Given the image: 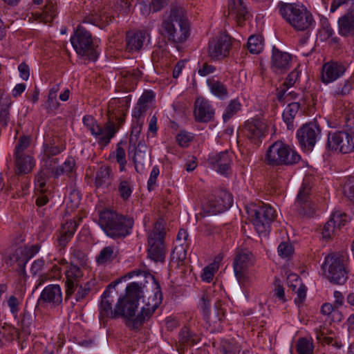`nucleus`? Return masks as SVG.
Wrapping results in <instances>:
<instances>
[{
  "mask_svg": "<svg viewBox=\"0 0 354 354\" xmlns=\"http://www.w3.org/2000/svg\"><path fill=\"white\" fill-rule=\"evenodd\" d=\"M78 225V221L76 220H70L62 225L57 239V247L60 251L64 249L71 241Z\"/></svg>",
  "mask_w": 354,
  "mask_h": 354,
  "instance_id": "obj_23",
  "label": "nucleus"
},
{
  "mask_svg": "<svg viewBox=\"0 0 354 354\" xmlns=\"http://www.w3.org/2000/svg\"><path fill=\"white\" fill-rule=\"evenodd\" d=\"M138 286L132 283L127 288V294L122 298H119L115 308L113 309L112 301L109 298L110 291L106 290L102 297L100 306V319L104 322L107 319H117L120 317H133L138 306L137 295H131L133 291L138 290Z\"/></svg>",
  "mask_w": 354,
  "mask_h": 354,
  "instance_id": "obj_1",
  "label": "nucleus"
},
{
  "mask_svg": "<svg viewBox=\"0 0 354 354\" xmlns=\"http://www.w3.org/2000/svg\"><path fill=\"white\" fill-rule=\"evenodd\" d=\"M311 187L310 179L305 178L294 203L295 211L303 217L313 216L315 213V206L311 199Z\"/></svg>",
  "mask_w": 354,
  "mask_h": 354,
  "instance_id": "obj_11",
  "label": "nucleus"
},
{
  "mask_svg": "<svg viewBox=\"0 0 354 354\" xmlns=\"http://www.w3.org/2000/svg\"><path fill=\"white\" fill-rule=\"evenodd\" d=\"M156 291L153 295L148 297L147 301H145V305L150 308H151L153 304H155L157 303L156 306L153 307V310H155L162 302V292L160 290V287L157 283H156Z\"/></svg>",
  "mask_w": 354,
  "mask_h": 354,
  "instance_id": "obj_46",
  "label": "nucleus"
},
{
  "mask_svg": "<svg viewBox=\"0 0 354 354\" xmlns=\"http://www.w3.org/2000/svg\"><path fill=\"white\" fill-rule=\"evenodd\" d=\"M84 127L97 140L100 145H107L114 137L118 128L112 122H106L104 127L100 126L97 121L90 115L84 116L82 119Z\"/></svg>",
  "mask_w": 354,
  "mask_h": 354,
  "instance_id": "obj_9",
  "label": "nucleus"
},
{
  "mask_svg": "<svg viewBox=\"0 0 354 354\" xmlns=\"http://www.w3.org/2000/svg\"><path fill=\"white\" fill-rule=\"evenodd\" d=\"M75 162L73 158H68L63 165L56 169V177L61 174L71 175L73 171Z\"/></svg>",
  "mask_w": 354,
  "mask_h": 354,
  "instance_id": "obj_47",
  "label": "nucleus"
},
{
  "mask_svg": "<svg viewBox=\"0 0 354 354\" xmlns=\"http://www.w3.org/2000/svg\"><path fill=\"white\" fill-rule=\"evenodd\" d=\"M161 35L178 46L185 43L190 35V26L182 7L174 6L162 19L160 27Z\"/></svg>",
  "mask_w": 354,
  "mask_h": 354,
  "instance_id": "obj_2",
  "label": "nucleus"
},
{
  "mask_svg": "<svg viewBox=\"0 0 354 354\" xmlns=\"http://www.w3.org/2000/svg\"><path fill=\"white\" fill-rule=\"evenodd\" d=\"M148 109V107L146 105H142L137 102L135 106L132 117H133V122H144V116Z\"/></svg>",
  "mask_w": 354,
  "mask_h": 354,
  "instance_id": "obj_51",
  "label": "nucleus"
},
{
  "mask_svg": "<svg viewBox=\"0 0 354 354\" xmlns=\"http://www.w3.org/2000/svg\"><path fill=\"white\" fill-rule=\"evenodd\" d=\"M8 306L10 308V313L15 316L17 317L18 312L19 310V302L18 299L12 295L10 296L8 299Z\"/></svg>",
  "mask_w": 354,
  "mask_h": 354,
  "instance_id": "obj_63",
  "label": "nucleus"
},
{
  "mask_svg": "<svg viewBox=\"0 0 354 354\" xmlns=\"http://www.w3.org/2000/svg\"><path fill=\"white\" fill-rule=\"evenodd\" d=\"M247 46L251 53H259L263 48L262 36L251 35L248 39Z\"/></svg>",
  "mask_w": 354,
  "mask_h": 354,
  "instance_id": "obj_41",
  "label": "nucleus"
},
{
  "mask_svg": "<svg viewBox=\"0 0 354 354\" xmlns=\"http://www.w3.org/2000/svg\"><path fill=\"white\" fill-rule=\"evenodd\" d=\"M207 84L211 93L218 98L224 99L228 95V91L225 85L214 78L207 80Z\"/></svg>",
  "mask_w": 354,
  "mask_h": 354,
  "instance_id": "obj_37",
  "label": "nucleus"
},
{
  "mask_svg": "<svg viewBox=\"0 0 354 354\" xmlns=\"http://www.w3.org/2000/svg\"><path fill=\"white\" fill-rule=\"evenodd\" d=\"M208 161L217 171L225 174L230 169L232 160L228 151H225L211 155Z\"/></svg>",
  "mask_w": 354,
  "mask_h": 354,
  "instance_id": "obj_27",
  "label": "nucleus"
},
{
  "mask_svg": "<svg viewBox=\"0 0 354 354\" xmlns=\"http://www.w3.org/2000/svg\"><path fill=\"white\" fill-rule=\"evenodd\" d=\"M241 350L238 344L225 341L220 347V351L223 354H239Z\"/></svg>",
  "mask_w": 354,
  "mask_h": 354,
  "instance_id": "obj_48",
  "label": "nucleus"
},
{
  "mask_svg": "<svg viewBox=\"0 0 354 354\" xmlns=\"http://www.w3.org/2000/svg\"><path fill=\"white\" fill-rule=\"evenodd\" d=\"M130 0H119L115 5V10L122 15H127L131 11Z\"/></svg>",
  "mask_w": 354,
  "mask_h": 354,
  "instance_id": "obj_61",
  "label": "nucleus"
},
{
  "mask_svg": "<svg viewBox=\"0 0 354 354\" xmlns=\"http://www.w3.org/2000/svg\"><path fill=\"white\" fill-rule=\"evenodd\" d=\"M232 46L231 37L225 32H221L208 44L207 53L210 59L220 60L228 56Z\"/></svg>",
  "mask_w": 354,
  "mask_h": 354,
  "instance_id": "obj_15",
  "label": "nucleus"
},
{
  "mask_svg": "<svg viewBox=\"0 0 354 354\" xmlns=\"http://www.w3.org/2000/svg\"><path fill=\"white\" fill-rule=\"evenodd\" d=\"M113 17L107 13L105 10H102L97 15L87 16L83 20L84 23L91 24L95 26H100L108 24L113 19Z\"/></svg>",
  "mask_w": 354,
  "mask_h": 354,
  "instance_id": "obj_38",
  "label": "nucleus"
},
{
  "mask_svg": "<svg viewBox=\"0 0 354 354\" xmlns=\"http://www.w3.org/2000/svg\"><path fill=\"white\" fill-rule=\"evenodd\" d=\"M327 146L342 153L352 152L354 150V126L344 131L329 133Z\"/></svg>",
  "mask_w": 354,
  "mask_h": 354,
  "instance_id": "obj_10",
  "label": "nucleus"
},
{
  "mask_svg": "<svg viewBox=\"0 0 354 354\" xmlns=\"http://www.w3.org/2000/svg\"><path fill=\"white\" fill-rule=\"evenodd\" d=\"M336 230L337 229L333 225L332 221H327L322 228V238L326 240H329L335 234Z\"/></svg>",
  "mask_w": 354,
  "mask_h": 354,
  "instance_id": "obj_58",
  "label": "nucleus"
},
{
  "mask_svg": "<svg viewBox=\"0 0 354 354\" xmlns=\"http://www.w3.org/2000/svg\"><path fill=\"white\" fill-rule=\"evenodd\" d=\"M229 15L239 24H241L248 17V11L243 0H228Z\"/></svg>",
  "mask_w": 354,
  "mask_h": 354,
  "instance_id": "obj_26",
  "label": "nucleus"
},
{
  "mask_svg": "<svg viewBox=\"0 0 354 354\" xmlns=\"http://www.w3.org/2000/svg\"><path fill=\"white\" fill-rule=\"evenodd\" d=\"M173 260L183 262L186 258V250L183 246L176 247L171 253Z\"/></svg>",
  "mask_w": 354,
  "mask_h": 354,
  "instance_id": "obj_64",
  "label": "nucleus"
},
{
  "mask_svg": "<svg viewBox=\"0 0 354 354\" xmlns=\"http://www.w3.org/2000/svg\"><path fill=\"white\" fill-rule=\"evenodd\" d=\"M42 169L45 171L46 174H54L56 177V169L59 168L57 166L58 163V158L52 157H44L42 160Z\"/></svg>",
  "mask_w": 354,
  "mask_h": 354,
  "instance_id": "obj_44",
  "label": "nucleus"
},
{
  "mask_svg": "<svg viewBox=\"0 0 354 354\" xmlns=\"http://www.w3.org/2000/svg\"><path fill=\"white\" fill-rule=\"evenodd\" d=\"M114 178L112 169L107 165H102L96 171L95 185L97 187L109 188L111 186Z\"/></svg>",
  "mask_w": 354,
  "mask_h": 354,
  "instance_id": "obj_29",
  "label": "nucleus"
},
{
  "mask_svg": "<svg viewBox=\"0 0 354 354\" xmlns=\"http://www.w3.org/2000/svg\"><path fill=\"white\" fill-rule=\"evenodd\" d=\"M176 142L181 147H187L189 142L192 140V136L188 132L185 131H180L176 137Z\"/></svg>",
  "mask_w": 354,
  "mask_h": 354,
  "instance_id": "obj_62",
  "label": "nucleus"
},
{
  "mask_svg": "<svg viewBox=\"0 0 354 354\" xmlns=\"http://www.w3.org/2000/svg\"><path fill=\"white\" fill-rule=\"evenodd\" d=\"M133 162L135 169L138 173H142L145 165H149L150 161L149 154L147 152V147L143 143H139L138 147L133 148Z\"/></svg>",
  "mask_w": 354,
  "mask_h": 354,
  "instance_id": "obj_31",
  "label": "nucleus"
},
{
  "mask_svg": "<svg viewBox=\"0 0 354 354\" xmlns=\"http://www.w3.org/2000/svg\"><path fill=\"white\" fill-rule=\"evenodd\" d=\"M321 136V129L315 123L304 124L297 132V137L301 147L306 151H311Z\"/></svg>",
  "mask_w": 354,
  "mask_h": 354,
  "instance_id": "obj_16",
  "label": "nucleus"
},
{
  "mask_svg": "<svg viewBox=\"0 0 354 354\" xmlns=\"http://www.w3.org/2000/svg\"><path fill=\"white\" fill-rule=\"evenodd\" d=\"M253 254L248 250H240L236 253L233 267L239 283L245 286L250 281L248 269L254 265Z\"/></svg>",
  "mask_w": 354,
  "mask_h": 354,
  "instance_id": "obj_13",
  "label": "nucleus"
},
{
  "mask_svg": "<svg viewBox=\"0 0 354 354\" xmlns=\"http://www.w3.org/2000/svg\"><path fill=\"white\" fill-rule=\"evenodd\" d=\"M211 306V299L209 298V295L207 293H203L200 302L199 307L202 310L203 313V317L205 319L209 320V308Z\"/></svg>",
  "mask_w": 354,
  "mask_h": 354,
  "instance_id": "obj_50",
  "label": "nucleus"
},
{
  "mask_svg": "<svg viewBox=\"0 0 354 354\" xmlns=\"http://www.w3.org/2000/svg\"><path fill=\"white\" fill-rule=\"evenodd\" d=\"M118 250L114 245L103 248L95 259L96 263L100 266H106L112 263L118 257Z\"/></svg>",
  "mask_w": 354,
  "mask_h": 354,
  "instance_id": "obj_32",
  "label": "nucleus"
},
{
  "mask_svg": "<svg viewBox=\"0 0 354 354\" xmlns=\"http://www.w3.org/2000/svg\"><path fill=\"white\" fill-rule=\"evenodd\" d=\"M117 190L120 198L127 201L131 196L133 187L129 180L120 179Z\"/></svg>",
  "mask_w": 354,
  "mask_h": 354,
  "instance_id": "obj_40",
  "label": "nucleus"
},
{
  "mask_svg": "<svg viewBox=\"0 0 354 354\" xmlns=\"http://www.w3.org/2000/svg\"><path fill=\"white\" fill-rule=\"evenodd\" d=\"M39 302L52 306H59L62 302V293L59 285H48L42 290Z\"/></svg>",
  "mask_w": 354,
  "mask_h": 354,
  "instance_id": "obj_22",
  "label": "nucleus"
},
{
  "mask_svg": "<svg viewBox=\"0 0 354 354\" xmlns=\"http://www.w3.org/2000/svg\"><path fill=\"white\" fill-rule=\"evenodd\" d=\"M57 15L56 3L52 1H49L45 5L41 13H37L36 16L39 19L40 21L44 24L50 23Z\"/></svg>",
  "mask_w": 354,
  "mask_h": 354,
  "instance_id": "obj_35",
  "label": "nucleus"
},
{
  "mask_svg": "<svg viewBox=\"0 0 354 354\" xmlns=\"http://www.w3.org/2000/svg\"><path fill=\"white\" fill-rule=\"evenodd\" d=\"M232 204V194L226 190H218L208 198L203 209L208 214H217L229 209Z\"/></svg>",
  "mask_w": 354,
  "mask_h": 354,
  "instance_id": "obj_14",
  "label": "nucleus"
},
{
  "mask_svg": "<svg viewBox=\"0 0 354 354\" xmlns=\"http://www.w3.org/2000/svg\"><path fill=\"white\" fill-rule=\"evenodd\" d=\"M277 10L283 19L297 30L309 31L315 26L312 14L304 6L280 1Z\"/></svg>",
  "mask_w": 354,
  "mask_h": 354,
  "instance_id": "obj_4",
  "label": "nucleus"
},
{
  "mask_svg": "<svg viewBox=\"0 0 354 354\" xmlns=\"http://www.w3.org/2000/svg\"><path fill=\"white\" fill-rule=\"evenodd\" d=\"M215 111L212 104L205 97H198L194 102V115L198 122H208L213 120Z\"/></svg>",
  "mask_w": 354,
  "mask_h": 354,
  "instance_id": "obj_20",
  "label": "nucleus"
},
{
  "mask_svg": "<svg viewBox=\"0 0 354 354\" xmlns=\"http://www.w3.org/2000/svg\"><path fill=\"white\" fill-rule=\"evenodd\" d=\"M252 224L259 234L265 235L270 230V224L276 217L275 210L270 205H263L251 211Z\"/></svg>",
  "mask_w": 354,
  "mask_h": 354,
  "instance_id": "obj_12",
  "label": "nucleus"
},
{
  "mask_svg": "<svg viewBox=\"0 0 354 354\" xmlns=\"http://www.w3.org/2000/svg\"><path fill=\"white\" fill-rule=\"evenodd\" d=\"M92 285L91 282H87L84 286H80L79 287L75 295L77 301L84 299L90 293Z\"/></svg>",
  "mask_w": 354,
  "mask_h": 354,
  "instance_id": "obj_60",
  "label": "nucleus"
},
{
  "mask_svg": "<svg viewBox=\"0 0 354 354\" xmlns=\"http://www.w3.org/2000/svg\"><path fill=\"white\" fill-rule=\"evenodd\" d=\"M300 158V156L288 145L276 141L268 147L265 162L270 166L292 165L297 163Z\"/></svg>",
  "mask_w": 354,
  "mask_h": 354,
  "instance_id": "obj_6",
  "label": "nucleus"
},
{
  "mask_svg": "<svg viewBox=\"0 0 354 354\" xmlns=\"http://www.w3.org/2000/svg\"><path fill=\"white\" fill-rule=\"evenodd\" d=\"M40 246L38 244L33 245L29 248L27 247H19L16 250L14 254L17 257H20L21 265L27 263V262L33 257L36 254L39 252Z\"/></svg>",
  "mask_w": 354,
  "mask_h": 354,
  "instance_id": "obj_36",
  "label": "nucleus"
},
{
  "mask_svg": "<svg viewBox=\"0 0 354 354\" xmlns=\"http://www.w3.org/2000/svg\"><path fill=\"white\" fill-rule=\"evenodd\" d=\"M216 270L217 268L214 264H211L205 267L201 274L202 280L209 283L213 279Z\"/></svg>",
  "mask_w": 354,
  "mask_h": 354,
  "instance_id": "obj_57",
  "label": "nucleus"
},
{
  "mask_svg": "<svg viewBox=\"0 0 354 354\" xmlns=\"http://www.w3.org/2000/svg\"><path fill=\"white\" fill-rule=\"evenodd\" d=\"M71 42L78 55L86 57L88 60L97 59L98 54L93 42L91 34L82 26L77 27L71 37Z\"/></svg>",
  "mask_w": 354,
  "mask_h": 354,
  "instance_id": "obj_8",
  "label": "nucleus"
},
{
  "mask_svg": "<svg viewBox=\"0 0 354 354\" xmlns=\"http://www.w3.org/2000/svg\"><path fill=\"white\" fill-rule=\"evenodd\" d=\"M347 219L348 216L345 213L341 211H335L329 221H332V223L337 229H339L346 224Z\"/></svg>",
  "mask_w": 354,
  "mask_h": 354,
  "instance_id": "obj_49",
  "label": "nucleus"
},
{
  "mask_svg": "<svg viewBox=\"0 0 354 354\" xmlns=\"http://www.w3.org/2000/svg\"><path fill=\"white\" fill-rule=\"evenodd\" d=\"M312 339L305 337L299 338L296 345V350L299 354H312L313 351Z\"/></svg>",
  "mask_w": 354,
  "mask_h": 354,
  "instance_id": "obj_43",
  "label": "nucleus"
},
{
  "mask_svg": "<svg viewBox=\"0 0 354 354\" xmlns=\"http://www.w3.org/2000/svg\"><path fill=\"white\" fill-rule=\"evenodd\" d=\"M277 252L281 257L288 258L292 254L294 250L290 243L283 241L279 245Z\"/></svg>",
  "mask_w": 354,
  "mask_h": 354,
  "instance_id": "obj_55",
  "label": "nucleus"
},
{
  "mask_svg": "<svg viewBox=\"0 0 354 354\" xmlns=\"http://www.w3.org/2000/svg\"><path fill=\"white\" fill-rule=\"evenodd\" d=\"M15 156V173L17 175H24L32 171L35 166L34 158L28 154Z\"/></svg>",
  "mask_w": 354,
  "mask_h": 354,
  "instance_id": "obj_28",
  "label": "nucleus"
},
{
  "mask_svg": "<svg viewBox=\"0 0 354 354\" xmlns=\"http://www.w3.org/2000/svg\"><path fill=\"white\" fill-rule=\"evenodd\" d=\"M338 33L344 37H351L354 45V10H348L337 21Z\"/></svg>",
  "mask_w": 354,
  "mask_h": 354,
  "instance_id": "obj_24",
  "label": "nucleus"
},
{
  "mask_svg": "<svg viewBox=\"0 0 354 354\" xmlns=\"http://www.w3.org/2000/svg\"><path fill=\"white\" fill-rule=\"evenodd\" d=\"M301 71L299 70V67L295 68L286 77L283 84V86L290 88L297 81Z\"/></svg>",
  "mask_w": 354,
  "mask_h": 354,
  "instance_id": "obj_59",
  "label": "nucleus"
},
{
  "mask_svg": "<svg viewBox=\"0 0 354 354\" xmlns=\"http://www.w3.org/2000/svg\"><path fill=\"white\" fill-rule=\"evenodd\" d=\"M44 157H52L59 154L65 149L64 145L55 146L54 145L44 144Z\"/></svg>",
  "mask_w": 354,
  "mask_h": 354,
  "instance_id": "obj_53",
  "label": "nucleus"
},
{
  "mask_svg": "<svg viewBox=\"0 0 354 354\" xmlns=\"http://www.w3.org/2000/svg\"><path fill=\"white\" fill-rule=\"evenodd\" d=\"M351 80V78L347 79L337 86L333 91V95L337 97L348 95L353 89V83Z\"/></svg>",
  "mask_w": 354,
  "mask_h": 354,
  "instance_id": "obj_45",
  "label": "nucleus"
},
{
  "mask_svg": "<svg viewBox=\"0 0 354 354\" xmlns=\"http://www.w3.org/2000/svg\"><path fill=\"white\" fill-rule=\"evenodd\" d=\"M156 304L157 303L155 304H153L151 308L144 305L141 308L140 313L132 320L131 319L132 317H126V325L132 329L138 328L145 322V321L148 320L151 317L155 311V310H153V307L156 306Z\"/></svg>",
  "mask_w": 354,
  "mask_h": 354,
  "instance_id": "obj_33",
  "label": "nucleus"
},
{
  "mask_svg": "<svg viewBox=\"0 0 354 354\" xmlns=\"http://www.w3.org/2000/svg\"><path fill=\"white\" fill-rule=\"evenodd\" d=\"M130 99L124 98H113L110 100L108 106V118L107 122H112L115 124L117 122L120 128L125 121V115L127 113L129 106Z\"/></svg>",
  "mask_w": 354,
  "mask_h": 354,
  "instance_id": "obj_17",
  "label": "nucleus"
},
{
  "mask_svg": "<svg viewBox=\"0 0 354 354\" xmlns=\"http://www.w3.org/2000/svg\"><path fill=\"white\" fill-rule=\"evenodd\" d=\"M241 104L237 99H234L230 101L227 106L225 107L223 114V120L225 122L231 119L241 109Z\"/></svg>",
  "mask_w": 354,
  "mask_h": 354,
  "instance_id": "obj_39",
  "label": "nucleus"
},
{
  "mask_svg": "<svg viewBox=\"0 0 354 354\" xmlns=\"http://www.w3.org/2000/svg\"><path fill=\"white\" fill-rule=\"evenodd\" d=\"M292 59L291 55L273 47L271 58V68L272 71L277 74L286 73L290 67Z\"/></svg>",
  "mask_w": 354,
  "mask_h": 354,
  "instance_id": "obj_21",
  "label": "nucleus"
},
{
  "mask_svg": "<svg viewBox=\"0 0 354 354\" xmlns=\"http://www.w3.org/2000/svg\"><path fill=\"white\" fill-rule=\"evenodd\" d=\"M142 125L143 122H138L137 123L133 122L129 137L130 147H133V148H136V147H138V144L140 142L142 143V140H140V132Z\"/></svg>",
  "mask_w": 354,
  "mask_h": 354,
  "instance_id": "obj_42",
  "label": "nucleus"
},
{
  "mask_svg": "<svg viewBox=\"0 0 354 354\" xmlns=\"http://www.w3.org/2000/svg\"><path fill=\"white\" fill-rule=\"evenodd\" d=\"M346 257L339 253H331L325 257L322 270L330 282L342 285L348 279Z\"/></svg>",
  "mask_w": 354,
  "mask_h": 354,
  "instance_id": "obj_5",
  "label": "nucleus"
},
{
  "mask_svg": "<svg viewBox=\"0 0 354 354\" xmlns=\"http://www.w3.org/2000/svg\"><path fill=\"white\" fill-rule=\"evenodd\" d=\"M165 234L164 221L162 219H158L148 236L147 256L155 262H164L165 261Z\"/></svg>",
  "mask_w": 354,
  "mask_h": 354,
  "instance_id": "obj_7",
  "label": "nucleus"
},
{
  "mask_svg": "<svg viewBox=\"0 0 354 354\" xmlns=\"http://www.w3.org/2000/svg\"><path fill=\"white\" fill-rule=\"evenodd\" d=\"M321 30L320 32L324 33V37L326 39L332 37L334 31L329 23L328 19L326 17H322L320 18Z\"/></svg>",
  "mask_w": 354,
  "mask_h": 354,
  "instance_id": "obj_56",
  "label": "nucleus"
},
{
  "mask_svg": "<svg viewBox=\"0 0 354 354\" xmlns=\"http://www.w3.org/2000/svg\"><path fill=\"white\" fill-rule=\"evenodd\" d=\"M147 33L145 31H129L126 36V49L129 52L140 50L146 41Z\"/></svg>",
  "mask_w": 354,
  "mask_h": 354,
  "instance_id": "obj_25",
  "label": "nucleus"
},
{
  "mask_svg": "<svg viewBox=\"0 0 354 354\" xmlns=\"http://www.w3.org/2000/svg\"><path fill=\"white\" fill-rule=\"evenodd\" d=\"M32 323V317L29 313H24L19 323L22 331L26 335L30 334V327Z\"/></svg>",
  "mask_w": 354,
  "mask_h": 354,
  "instance_id": "obj_54",
  "label": "nucleus"
},
{
  "mask_svg": "<svg viewBox=\"0 0 354 354\" xmlns=\"http://www.w3.org/2000/svg\"><path fill=\"white\" fill-rule=\"evenodd\" d=\"M299 109L300 104L299 102L289 103L284 109L282 117L288 129L294 128V120Z\"/></svg>",
  "mask_w": 354,
  "mask_h": 354,
  "instance_id": "obj_34",
  "label": "nucleus"
},
{
  "mask_svg": "<svg viewBox=\"0 0 354 354\" xmlns=\"http://www.w3.org/2000/svg\"><path fill=\"white\" fill-rule=\"evenodd\" d=\"M30 142V138L29 136H24L20 137L15 147L14 156L26 154L24 151L28 147Z\"/></svg>",
  "mask_w": 354,
  "mask_h": 354,
  "instance_id": "obj_52",
  "label": "nucleus"
},
{
  "mask_svg": "<svg viewBox=\"0 0 354 354\" xmlns=\"http://www.w3.org/2000/svg\"><path fill=\"white\" fill-rule=\"evenodd\" d=\"M99 225L108 236L117 239L131 233L133 219L115 211L105 209L100 214Z\"/></svg>",
  "mask_w": 354,
  "mask_h": 354,
  "instance_id": "obj_3",
  "label": "nucleus"
},
{
  "mask_svg": "<svg viewBox=\"0 0 354 354\" xmlns=\"http://www.w3.org/2000/svg\"><path fill=\"white\" fill-rule=\"evenodd\" d=\"M82 276L80 268L73 264L68 266L66 270V285L67 287L66 295H69L74 292L78 287V279Z\"/></svg>",
  "mask_w": 354,
  "mask_h": 354,
  "instance_id": "obj_30",
  "label": "nucleus"
},
{
  "mask_svg": "<svg viewBox=\"0 0 354 354\" xmlns=\"http://www.w3.org/2000/svg\"><path fill=\"white\" fill-rule=\"evenodd\" d=\"M266 129V124L259 119L248 120L244 124L245 136L252 143L257 145L262 142V138L265 136Z\"/></svg>",
  "mask_w": 354,
  "mask_h": 354,
  "instance_id": "obj_19",
  "label": "nucleus"
},
{
  "mask_svg": "<svg viewBox=\"0 0 354 354\" xmlns=\"http://www.w3.org/2000/svg\"><path fill=\"white\" fill-rule=\"evenodd\" d=\"M347 70V66L339 62H328L322 66L321 81L329 84L342 77Z\"/></svg>",
  "mask_w": 354,
  "mask_h": 354,
  "instance_id": "obj_18",
  "label": "nucleus"
}]
</instances>
